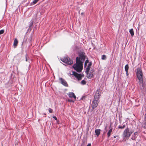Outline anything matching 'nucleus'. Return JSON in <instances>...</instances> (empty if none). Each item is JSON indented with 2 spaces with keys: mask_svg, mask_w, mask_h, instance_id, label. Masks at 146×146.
<instances>
[{
  "mask_svg": "<svg viewBox=\"0 0 146 146\" xmlns=\"http://www.w3.org/2000/svg\"><path fill=\"white\" fill-rule=\"evenodd\" d=\"M107 127L106 126L105 127L104 129V133H106V132L107 131Z\"/></svg>",
  "mask_w": 146,
  "mask_h": 146,
  "instance_id": "nucleus-22",
  "label": "nucleus"
},
{
  "mask_svg": "<svg viewBox=\"0 0 146 146\" xmlns=\"http://www.w3.org/2000/svg\"><path fill=\"white\" fill-rule=\"evenodd\" d=\"M53 118H54L55 120H57V119L56 116H53Z\"/></svg>",
  "mask_w": 146,
  "mask_h": 146,
  "instance_id": "nucleus-28",
  "label": "nucleus"
},
{
  "mask_svg": "<svg viewBox=\"0 0 146 146\" xmlns=\"http://www.w3.org/2000/svg\"><path fill=\"white\" fill-rule=\"evenodd\" d=\"M129 32L131 36H133L134 35V33L133 29H131L129 30Z\"/></svg>",
  "mask_w": 146,
  "mask_h": 146,
  "instance_id": "nucleus-14",
  "label": "nucleus"
},
{
  "mask_svg": "<svg viewBox=\"0 0 146 146\" xmlns=\"http://www.w3.org/2000/svg\"><path fill=\"white\" fill-rule=\"evenodd\" d=\"M81 15H82V16H84V13L83 12H82L81 13Z\"/></svg>",
  "mask_w": 146,
  "mask_h": 146,
  "instance_id": "nucleus-31",
  "label": "nucleus"
},
{
  "mask_svg": "<svg viewBox=\"0 0 146 146\" xmlns=\"http://www.w3.org/2000/svg\"><path fill=\"white\" fill-rule=\"evenodd\" d=\"M39 0H34L33 1V3L34 4H35Z\"/></svg>",
  "mask_w": 146,
  "mask_h": 146,
  "instance_id": "nucleus-24",
  "label": "nucleus"
},
{
  "mask_svg": "<svg viewBox=\"0 0 146 146\" xmlns=\"http://www.w3.org/2000/svg\"><path fill=\"white\" fill-rule=\"evenodd\" d=\"M106 56L105 55H103L102 56V59L103 60H106Z\"/></svg>",
  "mask_w": 146,
  "mask_h": 146,
  "instance_id": "nucleus-19",
  "label": "nucleus"
},
{
  "mask_svg": "<svg viewBox=\"0 0 146 146\" xmlns=\"http://www.w3.org/2000/svg\"><path fill=\"white\" fill-rule=\"evenodd\" d=\"M125 127V125L124 124L122 125H119L118 127V128L123 129Z\"/></svg>",
  "mask_w": 146,
  "mask_h": 146,
  "instance_id": "nucleus-15",
  "label": "nucleus"
},
{
  "mask_svg": "<svg viewBox=\"0 0 146 146\" xmlns=\"http://www.w3.org/2000/svg\"><path fill=\"white\" fill-rule=\"evenodd\" d=\"M26 61H27V57H26Z\"/></svg>",
  "mask_w": 146,
  "mask_h": 146,
  "instance_id": "nucleus-33",
  "label": "nucleus"
},
{
  "mask_svg": "<svg viewBox=\"0 0 146 146\" xmlns=\"http://www.w3.org/2000/svg\"><path fill=\"white\" fill-rule=\"evenodd\" d=\"M89 63V61L88 60H86L84 63V66L86 67L87 66V63Z\"/></svg>",
  "mask_w": 146,
  "mask_h": 146,
  "instance_id": "nucleus-21",
  "label": "nucleus"
},
{
  "mask_svg": "<svg viewBox=\"0 0 146 146\" xmlns=\"http://www.w3.org/2000/svg\"><path fill=\"white\" fill-rule=\"evenodd\" d=\"M91 65H92L91 63L90 62L89 63L88 66L90 67L91 66Z\"/></svg>",
  "mask_w": 146,
  "mask_h": 146,
  "instance_id": "nucleus-27",
  "label": "nucleus"
},
{
  "mask_svg": "<svg viewBox=\"0 0 146 146\" xmlns=\"http://www.w3.org/2000/svg\"><path fill=\"white\" fill-rule=\"evenodd\" d=\"M136 74L139 80L138 87L141 90H143L145 87V85L143 83V73L140 68H137Z\"/></svg>",
  "mask_w": 146,
  "mask_h": 146,
  "instance_id": "nucleus-2",
  "label": "nucleus"
},
{
  "mask_svg": "<svg viewBox=\"0 0 146 146\" xmlns=\"http://www.w3.org/2000/svg\"><path fill=\"white\" fill-rule=\"evenodd\" d=\"M101 93V92L100 89L96 91L94 96V100L92 102L93 109L96 107L98 105L99 102V99L100 97Z\"/></svg>",
  "mask_w": 146,
  "mask_h": 146,
  "instance_id": "nucleus-3",
  "label": "nucleus"
},
{
  "mask_svg": "<svg viewBox=\"0 0 146 146\" xmlns=\"http://www.w3.org/2000/svg\"><path fill=\"white\" fill-rule=\"evenodd\" d=\"M90 66H87V68H86V72L87 74H88L89 72V70H90Z\"/></svg>",
  "mask_w": 146,
  "mask_h": 146,
  "instance_id": "nucleus-17",
  "label": "nucleus"
},
{
  "mask_svg": "<svg viewBox=\"0 0 146 146\" xmlns=\"http://www.w3.org/2000/svg\"><path fill=\"white\" fill-rule=\"evenodd\" d=\"M59 80H60L61 82V83L63 85L67 86H68V84H67L66 81L64 79L62 78H60Z\"/></svg>",
  "mask_w": 146,
  "mask_h": 146,
  "instance_id": "nucleus-7",
  "label": "nucleus"
},
{
  "mask_svg": "<svg viewBox=\"0 0 146 146\" xmlns=\"http://www.w3.org/2000/svg\"><path fill=\"white\" fill-rule=\"evenodd\" d=\"M88 74H87V77L89 79H91L93 77L94 75L92 72H90V73L89 74V75H88Z\"/></svg>",
  "mask_w": 146,
  "mask_h": 146,
  "instance_id": "nucleus-11",
  "label": "nucleus"
},
{
  "mask_svg": "<svg viewBox=\"0 0 146 146\" xmlns=\"http://www.w3.org/2000/svg\"><path fill=\"white\" fill-rule=\"evenodd\" d=\"M129 66L128 64H126L125 67V71H128Z\"/></svg>",
  "mask_w": 146,
  "mask_h": 146,
  "instance_id": "nucleus-16",
  "label": "nucleus"
},
{
  "mask_svg": "<svg viewBox=\"0 0 146 146\" xmlns=\"http://www.w3.org/2000/svg\"><path fill=\"white\" fill-rule=\"evenodd\" d=\"M137 132H135L132 135L131 138L133 140H135L137 136Z\"/></svg>",
  "mask_w": 146,
  "mask_h": 146,
  "instance_id": "nucleus-8",
  "label": "nucleus"
},
{
  "mask_svg": "<svg viewBox=\"0 0 146 146\" xmlns=\"http://www.w3.org/2000/svg\"><path fill=\"white\" fill-rule=\"evenodd\" d=\"M144 125H145L143 126V127L145 129H146V122H145Z\"/></svg>",
  "mask_w": 146,
  "mask_h": 146,
  "instance_id": "nucleus-26",
  "label": "nucleus"
},
{
  "mask_svg": "<svg viewBox=\"0 0 146 146\" xmlns=\"http://www.w3.org/2000/svg\"><path fill=\"white\" fill-rule=\"evenodd\" d=\"M61 60L63 62L69 65H71L73 63V61L68 58V57H66L61 59Z\"/></svg>",
  "mask_w": 146,
  "mask_h": 146,
  "instance_id": "nucleus-5",
  "label": "nucleus"
},
{
  "mask_svg": "<svg viewBox=\"0 0 146 146\" xmlns=\"http://www.w3.org/2000/svg\"><path fill=\"white\" fill-rule=\"evenodd\" d=\"M100 131L101 130L100 129H96L95 130V132L96 135H97L98 136L100 134Z\"/></svg>",
  "mask_w": 146,
  "mask_h": 146,
  "instance_id": "nucleus-10",
  "label": "nucleus"
},
{
  "mask_svg": "<svg viewBox=\"0 0 146 146\" xmlns=\"http://www.w3.org/2000/svg\"><path fill=\"white\" fill-rule=\"evenodd\" d=\"M4 32V30H0V35L3 34Z\"/></svg>",
  "mask_w": 146,
  "mask_h": 146,
  "instance_id": "nucleus-23",
  "label": "nucleus"
},
{
  "mask_svg": "<svg viewBox=\"0 0 146 146\" xmlns=\"http://www.w3.org/2000/svg\"><path fill=\"white\" fill-rule=\"evenodd\" d=\"M90 66H87V68H86V72L87 74H88L89 72V70H90Z\"/></svg>",
  "mask_w": 146,
  "mask_h": 146,
  "instance_id": "nucleus-18",
  "label": "nucleus"
},
{
  "mask_svg": "<svg viewBox=\"0 0 146 146\" xmlns=\"http://www.w3.org/2000/svg\"><path fill=\"white\" fill-rule=\"evenodd\" d=\"M112 131V128H111L108 131L107 133V135L108 137L109 138L110 136L111 135V134Z\"/></svg>",
  "mask_w": 146,
  "mask_h": 146,
  "instance_id": "nucleus-13",
  "label": "nucleus"
},
{
  "mask_svg": "<svg viewBox=\"0 0 146 146\" xmlns=\"http://www.w3.org/2000/svg\"><path fill=\"white\" fill-rule=\"evenodd\" d=\"M133 132V131H129V128L127 127L124 131L123 135L125 138H129Z\"/></svg>",
  "mask_w": 146,
  "mask_h": 146,
  "instance_id": "nucleus-4",
  "label": "nucleus"
},
{
  "mask_svg": "<svg viewBox=\"0 0 146 146\" xmlns=\"http://www.w3.org/2000/svg\"><path fill=\"white\" fill-rule=\"evenodd\" d=\"M145 122H146V113L145 114Z\"/></svg>",
  "mask_w": 146,
  "mask_h": 146,
  "instance_id": "nucleus-30",
  "label": "nucleus"
},
{
  "mask_svg": "<svg viewBox=\"0 0 146 146\" xmlns=\"http://www.w3.org/2000/svg\"><path fill=\"white\" fill-rule=\"evenodd\" d=\"M68 95L69 96L70 98H74L75 99L76 98V97L74 95V93L72 92H70L68 94Z\"/></svg>",
  "mask_w": 146,
  "mask_h": 146,
  "instance_id": "nucleus-9",
  "label": "nucleus"
},
{
  "mask_svg": "<svg viewBox=\"0 0 146 146\" xmlns=\"http://www.w3.org/2000/svg\"><path fill=\"white\" fill-rule=\"evenodd\" d=\"M114 138H115V137H115V136H114Z\"/></svg>",
  "mask_w": 146,
  "mask_h": 146,
  "instance_id": "nucleus-34",
  "label": "nucleus"
},
{
  "mask_svg": "<svg viewBox=\"0 0 146 146\" xmlns=\"http://www.w3.org/2000/svg\"><path fill=\"white\" fill-rule=\"evenodd\" d=\"M52 110L50 108H49V111L50 113H52Z\"/></svg>",
  "mask_w": 146,
  "mask_h": 146,
  "instance_id": "nucleus-25",
  "label": "nucleus"
},
{
  "mask_svg": "<svg viewBox=\"0 0 146 146\" xmlns=\"http://www.w3.org/2000/svg\"><path fill=\"white\" fill-rule=\"evenodd\" d=\"M72 73L73 75L78 80H81L82 77H83L84 76V75L78 74L75 72H73Z\"/></svg>",
  "mask_w": 146,
  "mask_h": 146,
  "instance_id": "nucleus-6",
  "label": "nucleus"
},
{
  "mask_svg": "<svg viewBox=\"0 0 146 146\" xmlns=\"http://www.w3.org/2000/svg\"><path fill=\"white\" fill-rule=\"evenodd\" d=\"M85 59V56L83 54L80 55L79 57L76 58V63L73 66V67L74 69L78 72L81 71L83 68V63Z\"/></svg>",
  "mask_w": 146,
  "mask_h": 146,
  "instance_id": "nucleus-1",
  "label": "nucleus"
},
{
  "mask_svg": "<svg viewBox=\"0 0 146 146\" xmlns=\"http://www.w3.org/2000/svg\"><path fill=\"white\" fill-rule=\"evenodd\" d=\"M91 145L90 143H88L87 146H91Z\"/></svg>",
  "mask_w": 146,
  "mask_h": 146,
  "instance_id": "nucleus-32",
  "label": "nucleus"
},
{
  "mask_svg": "<svg viewBox=\"0 0 146 146\" xmlns=\"http://www.w3.org/2000/svg\"><path fill=\"white\" fill-rule=\"evenodd\" d=\"M126 72V75L128 76L129 75L128 71H125Z\"/></svg>",
  "mask_w": 146,
  "mask_h": 146,
  "instance_id": "nucleus-29",
  "label": "nucleus"
},
{
  "mask_svg": "<svg viewBox=\"0 0 146 146\" xmlns=\"http://www.w3.org/2000/svg\"><path fill=\"white\" fill-rule=\"evenodd\" d=\"M81 83L82 85H84L85 84H86V82L85 80H83L81 82Z\"/></svg>",
  "mask_w": 146,
  "mask_h": 146,
  "instance_id": "nucleus-20",
  "label": "nucleus"
},
{
  "mask_svg": "<svg viewBox=\"0 0 146 146\" xmlns=\"http://www.w3.org/2000/svg\"><path fill=\"white\" fill-rule=\"evenodd\" d=\"M18 43V41L17 38H15L14 41L13 45L14 47H16Z\"/></svg>",
  "mask_w": 146,
  "mask_h": 146,
  "instance_id": "nucleus-12",
  "label": "nucleus"
}]
</instances>
